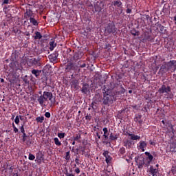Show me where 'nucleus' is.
Instances as JSON below:
<instances>
[{
    "label": "nucleus",
    "mask_w": 176,
    "mask_h": 176,
    "mask_svg": "<svg viewBox=\"0 0 176 176\" xmlns=\"http://www.w3.org/2000/svg\"><path fill=\"white\" fill-rule=\"evenodd\" d=\"M102 91L103 94V98H102L103 105L109 107L111 104H113V102L116 101V96L110 89H107V87H104V88L102 89Z\"/></svg>",
    "instance_id": "obj_1"
},
{
    "label": "nucleus",
    "mask_w": 176,
    "mask_h": 176,
    "mask_svg": "<svg viewBox=\"0 0 176 176\" xmlns=\"http://www.w3.org/2000/svg\"><path fill=\"white\" fill-rule=\"evenodd\" d=\"M158 93L161 96H164L166 100H173L174 98V93L171 91L170 86L162 85L158 89Z\"/></svg>",
    "instance_id": "obj_2"
},
{
    "label": "nucleus",
    "mask_w": 176,
    "mask_h": 176,
    "mask_svg": "<svg viewBox=\"0 0 176 176\" xmlns=\"http://www.w3.org/2000/svg\"><path fill=\"white\" fill-rule=\"evenodd\" d=\"M53 99V94L49 91H44L42 95L37 96V102H38L41 107H43L45 105V101H51Z\"/></svg>",
    "instance_id": "obj_3"
},
{
    "label": "nucleus",
    "mask_w": 176,
    "mask_h": 176,
    "mask_svg": "<svg viewBox=\"0 0 176 176\" xmlns=\"http://www.w3.org/2000/svg\"><path fill=\"white\" fill-rule=\"evenodd\" d=\"M116 26H115V23L113 22L109 23L104 26V34L106 35H109L111 34H115L116 32Z\"/></svg>",
    "instance_id": "obj_4"
},
{
    "label": "nucleus",
    "mask_w": 176,
    "mask_h": 176,
    "mask_svg": "<svg viewBox=\"0 0 176 176\" xmlns=\"http://www.w3.org/2000/svg\"><path fill=\"white\" fill-rule=\"evenodd\" d=\"M28 63L31 67H41V65L39 58H33L29 59Z\"/></svg>",
    "instance_id": "obj_5"
},
{
    "label": "nucleus",
    "mask_w": 176,
    "mask_h": 176,
    "mask_svg": "<svg viewBox=\"0 0 176 176\" xmlns=\"http://www.w3.org/2000/svg\"><path fill=\"white\" fill-rule=\"evenodd\" d=\"M135 162L137 163L138 168H142L145 164V158L141 157L138 158V157H135Z\"/></svg>",
    "instance_id": "obj_6"
},
{
    "label": "nucleus",
    "mask_w": 176,
    "mask_h": 176,
    "mask_svg": "<svg viewBox=\"0 0 176 176\" xmlns=\"http://www.w3.org/2000/svg\"><path fill=\"white\" fill-rule=\"evenodd\" d=\"M147 145L148 144H146V142L142 140L137 144V148L138 151L145 152V149L146 148Z\"/></svg>",
    "instance_id": "obj_7"
},
{
    "label": "nucleus",
    "mask_w": 176,
    "mask_h": 176,
    "mask_svg": "<svg viewBox=\"0 0 176 176\" xmlns=\"http://www.w3.org/2000/svg\"><path fill=\"white\" fill-rule=\"evenodd\" d=\"M169 71H176V60H172L166 63Z\"/></svg>",
    "instance_id": "obj_8"
},
{
    "label": "nucleus",
    "mask_w": 176,
    "mask_h": 176,
    "mask_svg": "<svg viewBox=\"0 0 176 176\" xmlns=\"http://www.w3.org/2000/svg\"><path fill=\"white\" fill-rule=\"evenodd\" d=\"M24 16L25 19H32V17H35V14H34V12L31 9L27 8Z\"/></svg>",
    "instance_id": "obj_9"
},
{
    "label": "nucleus",
    "mask_w": 176,
    "mask_h": 176,
    "mask_svg": "<svg viewBox=\"0 0 176 176\" xmlns=\"http://www.w3.org/2000/svg\"><path fill=\"white\" fill-rule=\"evenodd\" d=\"M170 71V69H168V66L166 65H162L160 69V71L158 74H161V75H163V74H166V72H168Z\"/></svg>",
    "instance_id": "obj_10"
},
{
    "label": "nucleus",
    "mask_w": 176,
    "mask_h": 176,
    "mask_svg": "<svg viewBox=\"0 0 176 176\" xmlns=\"http://www.w3.org/2000/svg\"><path fill=\"white\" fill-rule=\"evenodd\" d=\"M148 173L152 176H157V173H159V169L151 166L149 168Z\"/></svg>",
    "instance_id": "obj_11"
},
{
    "label": "nucleus",
    "mask_w": 176,
    "mask_h": 176,
    "mask_svg": "<svg viewBox=\"0 0 176 176\" xmlns=\"http://www.w3.org/2000/svg\"><path fill=\"white\" fill-rule=\"evenodd\" d=\"M126 135H129V137H131L130 138L131 140H132V141H137L138 140H141V136L138 135H135V134L126 132Z\"/></svg>",
    "instance_id": "obj_12"
},
{
    "label": "nucleus",
    "mask_w": 176,
    "mask_h": 176,
    "mask_svg": "<svg viewBox=\"0 0 176 176\" xmlns=\"http://www.w3.org/2000/svg\"><path fill=\"white\" fill-rule=\"evenodd\" d=\"M57 57H58V54L56 52L51 54L48 56V58L50 61V63H54L57 60Z\"/></svg>",
    "instance_id": "obj_13"
},
{
    "label": "nucleus",
    "mask_w": 176,
    "mask_h": 176,
    "mask_svg": "<svg viewBox=\"0 0 176 176\" xmlns=\"http://www.w3.org/2000/svg\"><path fill=\"white\" fill-rule=\"evenodd\" d=\"M144 155H146V156H147V157H146L147 164H151V163L152 162V160H153V155L148 151H146L144 153Z\"/></svg>",
    "instance_id": "obj_14"
},
{
    "label": "nucleus",
    "mask_w": 176,
    "mask_h": 176,
    "mask_svg": "<svg viewBox=\"0 0 176 176\" xmlns=\"http://www.w3.org/2000/svg\"><path fill=\"white\" fill-rule=\"evenodd\" d=\"M142 115H141V114H136L135 116V118H134V122L141 124L144 122L142 120Z\"/></svg>",
    "instance_id": "obj_15"
},
{
    "label": "nucleus",
    "mask_w": 176,
    "mask_h": 176,
    "mask_svg": "<svg viewBox=\"0 0 176 176\" xmlns=\"http://www.w3.org/2000/svg\"><path fill=\"white\" fill-rule=\"evenodd\" d=\"M81 91L83 94H87V93H89V85L87 83H84L82 85Z\"/></svg>",
    "instance_id": "obj_16"
},
{
    "label": "nucleus",
    "mask_w": 176,
    "mask_h": 176,
    "mask_svg": "<svg viewBox=\"0 0 176 176\" xmlns=\"http://www.w3.org/2000/svg\"><path fill=\"white\" fill-rule=\"evenodd\" d=\"M124 146H126L127 149L131 148V147L133 146V142L129 140L124 141Z\"/></svg>",
    "instance_id": "obj_17"
},
{
    "label": "nucleus",
    "mask_w": 176,
    "mask_h": 176,
    "mask_svg": "<svg viewBox=\"0 0 176 176\" xmlns=\"http://www.w3.org/2000/svg\"><path fill=\"white\" fill-rule=\"evenodd\" d=\"M30 23L32 24V25H34L35 27L38 26L39 23L36 19H35V16H33L32 18L30 19Z\"/></svg>",
    "instance_id": "obj_18"
},
{
    "label": "nucleus",
    "mask_w": 176,
    "mask_h": 176,
    "mask_svg": "<svg viewBox=\"0 0 176 176\" xmlns=\"http://www.w3.org/2000/svg\"><path fill=\"white\" fill-rule=\"evenodd\" d=\"M56 46H57V43L54 42V40L52 39L50 42V50H54V47H56Z\"/></svg>",
    "instance_id": "obj_19"
},
{
    "label": "nucleus",
    "mask_w": 176,
    "mask_h": 176,
    "mask_svg": "<svg viewBox=\"0 0 176 176\" xmlns=\"http://www.w3.org/2000/svg\"><path fill=\"white\" fill-rule=\"evenodd\" d=\"M70 85H71L72 87L76 89V87H78V86L79 85V82L78 81V80H73L70 82Z\"/></svg>",
    "instance_id": "obj_20"
},
{
    "label": "nucleus",
    "mask_w": 176,
    "mask_h": 176,
    "mask_svg": "<svg viewBox=\"0 0 176 176\" xmlns=\"http://www.w3.org/2000/svg\"><path fill=\"white\" fill-rule=\"evenodd\" d=\"M72 67H74V64L68 63L65 69V72H69L72 69Z\"/></svg>",
    "instance_id": "obj_21"
},
{
    "label": "nucleus",
    "mask_w": 176,
    "mask_h": 176,
    "mask_svg": "<svg viewBox=\"0 0 176 176\" xmlns=\"http://www.w3.org/2000/svg\"><path fill=\"white\" fill-rule=\"evenodd\" d=\"M102 130H103V133H104L103 137H104V138L106 140H108V135H109V133H108V128L104 127V128H103Z\"/></svg>",
    "instance_id": "obj_22"
},
{
    "label": "nucleus",
    "mask_w": 176,
    "mask_h": 176,
    "mask_svg": "<svg viewBox=\"0 0 176 176\" xmlns=\"http://www.w3.org/2000/svg\"><path fill=\"white\" fill-rule=\"evenodd\" d=\"M32 75H34V76H36V78H38V76H39V75H41V71L38 70V69H33V70H32Z\"/></svg>",
    "instance_id": "obj_23"
},
{
    "label": "nucleus",
    "mask_w": 176,
    "mask_h": 176,
    "mask_svg": "<svg viewBox=\"0 0 176 176\" xmlns=\"http://www.w3.org/2000/svg\"><path fill=\"white\" fill-rule=\"evenodd\" d=\"M118 134L113 135V133H111L109 135V138H110L111 141H115V140H118Z\"/></svg>",
    "instance_id": "obj_24"
},
{
    "label": "nucleus",
    "mask_w": 176,
    "mask_h": 176,
    "mask_svg": "<svg viewBox=\"0 0 176 176\" xmlns=\"http://www.w3.org/2000/svg\"><path fill=\"white\" fill-rule=\"evenodd\" d=\"M122 3L120 1H113V6H116L117 8H122Z\"/></svg>",
    "instance_id": "obj_25"
},
{
    "label": "nucleus",
    "mask_w": 176,
    "mask_h": 176,
    "mask_svg": "<svg viewBox=\"0 0 176 176\" xmlns=\"http://www.w3.org/2000/svg\"><path fill=\"white\" fill-rule=\"evenodd\" d=\"M54 144L56 146H61V142L58 140V138H54Z\"/></svg>",
    "instance_id": "obj_26"
},
{
    "label": "nucleus",
    "mask_w": 176,
    "mask_h": 176,
    "mask_svg": "<svg viewBox=\"0 0 176 176\" xmlns=\"http://www.w3.org/2000/svg\"><path fill=\"white\" fill-rule=\"evenodd\" d=\"M20 120H23V118H21V116H16L15 117V120H14V123L16 124H19L20 123Z\"/></svg>",
    "instance_id": "obj_27"
},
{
    "label": "nucleus",
    "mask_w": 176,
    "mask_h": 176,
    "mask_svg": "<svg viewBox=\"0 0 176 176\" xmlns=\"http://www.w3.org/2000/svg\"><path fill=\"white\" fill-rule=\"evenodd\" d=\"M170 152H176V142L170 144Z\"/></svg>",
    "instance_id": "obj_28"
},
{
    "label": "nucleus",
    "mask_w": 176,
    "mask_h": 176,
    "mask_svg": "<svg viewBox=\"0 0 176 176\" xmlns=\"http://www.w3.org/2000/svg\"><path fill=\"white\" fill-rule=\"evenodd\" d=\"M34 39H42V34H41V32H35V36H34Z\"/></svg>",
    "instance_id": "obj_29"
},
{
    "label": "nucleus",
    "mask_w": 176,
    "mask_h": 176,
    "mask_svg": "<svg viewBox=\"0 0 176 176\" xmlns=\"http://www.w3.org/2000/svg\"><path fill=\"white\" fill-rule=\"evenodd\" d=\"M36 122L37 123H43V120H45V117L41 116V117H37L36 118Z\"/></svg>",
    "instance_id": "obj_30"
},
{
    "label": "nucleus",
    "mask_w": 176,
    "mask_h": 176,
    "mask_svg": "<svg viewBox=\"0 0 176 176\" xmlns=\"http://www.w3.org/2000/svg\"><path fill=\"white\" fill-rule=\"evenodd\" d=\"M80 133H78L76 135V136L74 137V141H77V142H80Z\"/></svg>",
    "instance_id": "obj_31"
},
{
    "label": "nucleus",
    "mask_w": 176,
    "mask_h": 176,
    "mask_svg": "<svg viewBox=\"0 0 176 176\" xmlns=\"http://www.w3.org/2000/svg\"><path fill=\"white\" fill-rule=\"evenodd\" d=\"M159 28H160L161 34H165L166 33V27H164L162 25H160Z\"/></svg>",
    "instance_id": "obj_32"
},
{
    "label": "nucleus",
    "mask_w": 176,
    "mask_h": 176,
    "mask_svg": "<svg viewBox=\"0 0 176 176\" xmlns=\"http://www.w3.org/2000/svg\"><path fill=\"white\" fill-rule=\"evenodd\" d=\"M118 153L120 155H124L126 153V148L124 147H121L119 149Z\"/></svg>",
    "instance_id": "obj_33"
},
{
    "label": "nucleus",
    "mask_w": 176,
    "mask_h": 176,
    "mask_svg": "<svg viewBox=\"0 0 176 176\" xmlns=\"http://www.w3.org/2000/svg\"><path fill=\"white\" fill-rule=\"evenodd\" d=\"M170 173H172V174H173V175H175V174H176V165H173L172 166Z\"/></svg>",
    "instance_id": "obj_34"
},
{
    "label": "nucleus",
    "mask_w": 176,
    "mask_h": 176,
    "mask_svg": "<svg viewBox=\"0 0 176 176\" xmlns=\"http://www.w3.org/2000/svg\"><path fill=\"white\" fill-rule=\"evenodd\" d=\"M58 137L60 138V140H63L65 137V133H58Z\"/></svg>",
    "instance_id": "obj_35"
},
{
    "label": "nucleus",
    "mask_w": 176,
    "mask_h": 176,
    "mask_svg": "<svg viewBox=\"0 0 176 176\" xmlns=\"http://www.w3.org/2000/svg\"><path fill=\"white\" fill-rule=\"evenodd\" d=\"M16 63H17L16 60H12V62H11L10 64H9V67L10 68H14V67H16Z\"/></svg>",
    "instance_id": "obj_36"
},
{
    "label": "nucleus",
    "mask_w": 176,
    "mask_h": 176,
    "mask_svg": "<svg viewBox=\"0 0 176 176\" xmlns=\"http://www.w3.org/2000/svg\"><path fill=\"white\" fill-rule=\"evenodd\" d=\"M19 130L21 131V133H22V134L25 133V129H24V124H21V126L19 127Z\"/></svg>",
    "instance_id": "obj_37"
},
{
    "label": "nucleus",
    "mask_w": 176,
    "mask_h": 176,
    "mask_svg": "<svg viewBox=\"0 0 176 176\" xmlns=\"http://www.w3.org/2000/svg\"><path fill=\"white\" fill-rule=\"evenodd\" d=\"M28 159H29V160H35V155H34V154H31V153H30Z\"/></svg>",
    "instance_id": "obj_38"
},
{
    "label": "nucleus",
    "mask_w": 176,
    "mask_h": 176,
    "mask_svg": "<svg viewBox=\"0 0 176 176\" xmlns=\"http://www.w3.org/2000/svg\"><path fill=\"white\" fill-rule=\"evenodd\" d=\"M111 160H112V157H111V156L107 155V157H105V162L106 163H109L111 162Z\"/></svg>",
    "instance_id": "obj_39"
},
{
    "label": "nucleus",
    "mask_w": 176,
    "mask_h": 176,
    "mask_svg": "<svg viewBox=\"0 0 176 176\" xmlns=\"http://www.w3.org/2000/svg\"><path fill=\"white\" fill-rule=\"evenodd\" d=\"M131 35H133V36H138V35H140V32L138 31H131Z\"/></svg>",
    "instance_id": "obj_40"
},
{
    "label": "nucleus",
    "mask_w": 176,
    "mask_h": 176,
    "mask_svg": "<svg viewBox=\"0 0 176 176\" xmlns=\"http://www.w3.org/2000/svg\"><path fill=\"white\" fill-rule=\"evenodd\" d=\"M65 159L67 160H69V159H71V155H69V151L66 152Z\"/></svg>",
    "instance_id": "obj_41"
},
{
    "label": "nucleus",
    "mask_w": 176,
    "mask_h": 176,
    "mask_svg": "<svg viewBox=\"0 0 176 176\" xmlns=\"http://www.w3.org/2000/svg\"><path fill=\"white\" fill-rule=\"evenodd\" d=\"M12 128L14 129V133H19V129H17V127H16V125H14V123H12Z\"/></svg>",
    "instance_id": "obj_42"
},
{
    "label": "nucleus",
    "mask_w": 176,
    "mask_h": 176,
    "mask_svg": "<svg viewBox=\"0 0 176 176\" xmlns=\"http://www.w3.org/2000/svg\"><path fill=\"white\" fill-rule=\"evenodd\" d=\"M45 118H50L51 114H50V112H46V113H45Z\"/></svg>",
    "instance_id": "obj_43"
},
{
    "label": "nucleus",
    "mask_w": 176,
    "mask_h": 176,
    "mask_svg": "<svg viewBox=\"0 0 176 176\" xmlns=\"http://www.w3.org/2000/svg\"><path fill=\"white\" fill-rule=\"evenodd\" d=\"M85 119H86V120H91V117L89 115H87L85 116Z\"/></svg>",
    "instance_id": "obj_44"
},
{
    "label": "nucleus",
    "mask_w": 176,
    "mask_h": 176,
    "mask_svg": "<svg viewBox=\"0 0 176 176\" xmlns=\"http://www.w3.org/2000/svg\"><path fill=\"white\" fill-rule=\"evenodd\" d=\"M75 173H76V174H79V173H80V169H79V168H76L74 170Z\"/></svg>",
    "instance_id": "obj_45"
},
{
    "label": "nucleus",
    "mask_w": 176,
    "mask_h": 176,
    "mask_svg": "<svg viewBox=\"0 0 176 176\" xmlns=\"http://www.w3.org/2000/svg\"><path fill=\"white\" fill-rule=\"evenodd\" d=\"M25 138H27V134L25 133H23V141H25Z\"/></svg>",
    "instance_id": "obj_46"
},
{
    "label": "nucleus",
    "mask_w": 176,
    "mask_h": 176,
    "mask_svg": "<svg viewBox=\"0 0 176 176\" xmlns=\"http://www.w3.org/2000/svg\"><path fill=\"white\" fill-rule=\"evenodd\" d=\"M90 107H92V109H96V105L94 104V102L91 103Z\"/></svg>",
    "instance_id": "obj_47"
},
{
    "label": "nucleus",
    "mask_w": 176,
    "mask_h": 176,
    "mask_svg": "<svg viewBox=\"0 0 176 176\" xmlns=\"http://www.w3.org/2000/svg\"><path fill=\"white\" fill-rule=\"evenodd\" d=\"M108 153H109L108 151H104L103 153V156H104V157H107V156H109Z\"/></svg>",
    "instance_id": "obj_48"
},
{
    "label": "nucleus",
    "mask_w": 176,
    "mask_h": 176,
    "mask_svg": "<svg viewBox=\"0 0 176 176\" xmlns=\"http://www.w3.org/2000/svg\"><path fill=\"white\" fill-rule=\"evenodd\" d=\"M110 85H111L110 89H114L115 88V83L111 82Z\"/></svg>",
    "instance_id": "obj_49"
},
{
    "label": "nucleus",
    "mask_w": 176,
    "mask_h": 176,
    "mask_svg": "<svg viewBox=\"0 0 176 176\" xmlns=\"http://www.w3.org/2000/svg\"><path fill=\"white\" fill-rule=\"evenodd\" d=\"M131 12H132L131 9H130V8L126 9V13H128V14L131 13Z\"/></svg>",
    "instance_id": "obj_50"
},
{
    "label": "nucleus",
    "mask_w": 176,
    "mask_h": 176,
    "mask_svg": "<svg viewBox=\"0 0 176 176\" xmlns=\"http://www.w3.org/2000/svg\"><path fill=\"white\" fill-rule=\"evenodd\" d=\"M75 162H76V164H79V158H78V157H76V158L75 159Z\"/></svg>",
    "instance_id": "obj_51"
},
{
    "label": "nucleus",
    "mask_w": 176,
    "mask_h": 176,
    "mask_svg": "<svg viewBox=\"0 0 176 176\" xmlns=\"http://www.w3.org/2000/svg\"><path fill=\"white\" fill-rule=\"evenodd\" d=\"M152 155H153V157H156V156H157V154L156 153V152H153Z\"/></svg>",
    "instance_id": "obj_52"
},
{
    "label": "nucleus",
    "mask_w": 176,
    "mask_h": 176,
    "mask_svg": "<svg viewBox=\"0 0 176 176\" xmlns=\"http://www.w3.org/2000/svg\"><path fill=\"white\" fill-rule=\"evenodd\" d=\"M3 3L8 5V3H9V0H4Z\"/></svg>",
    "instance_id": "obj_53"
},
{
    "label": "nucleus",
    "mask_w": 176,
    "mask_h": 176,
    "mask_svg": "<svg viewBox=\"0 0 176 176\" xmlns=\"http://www.w3.org/2000/svg\"><path fill=\"white\" fill-rule=\"evenodd\" d=\"M80 68L86 67V63H83L82 65H80Z\"/></svg>",
    "instance_id": "obj_54"
},
{
    "label": "nucleus",
    "mask_w": 176,
    "mask_h": 176,
    "mask_svg": "<svg viewBox=\"0 0 176 176\" xmlns=\"http://www.w3.org/2000/svg\"><path fill=\"white\" fill-rule=\"evenodd\" d=\"M96 136L98 137V140L101 139V135H100V134L98 132L96 133Z\"/></svg>",
    "instance_id": "obj_55"
},
{
    "label": "nucleus",
    "mask_w": 176,
    "mask_h": 176,
    "mask_svg": "<svg viewBox=\"0 0 176 176\" xmlns=\"http://www.w3.org/2000/svg\"><path fill=\"white\" fill-rule=\"evenodd\" d=\"M66 176H75L72 173H66Z\"/></svg>",
    "instance_id": "obj_56"
},
{
    "label": "nucleus",
    "mask_w": 176,
    "mask_h": 176,
    "mask_svg": "<svg viewBox=\"0 0 176 176\" xmlns=\"http://www.w3.org/2000/svg\"><path fill=\"white\" fill-rule=\"evenodd\" d=\"M124 91H126V89H124V88L122 87L121 93H122V94H124Z\"/></svg>",
    "instance_id": "obj_57"
},
{
    "label": "nucleus",
    "mask_w": 176,
    "mask_h": 176,
    "mask_svg": "<svg viewBox=\"0 0 176 176\" xmlns=\"http://www.w3.org/2000/svg\"><path fill=\"white\" fill-rule=\"evenodd\" d=\"M170 129H171L172 133H174V128H173V126L171 124H170Z\"/></svg>",
    "instance_id": "obj_58"
},
{
    "label": "nucleus",
    "mask_w": 176,
    "mask_h": 176,
    "mask_svg": "<svg viewBox=\"0 0 176 176\" xmlns=\"http://www.w3.org/2000/svg\"><path fill=\"white\" fill-rule=\"evenodd\" d=\"M94 130H98V125L95 126Z\"/></svg>",
    "instance_id": "obj_59"
},
{
    "label": "nucleus",
    "mask_w": 176,
    "mask_h": 176,
    "mask_svg": "<svg viewBox=\"0 0 176 176\" xmlns=\"http://www.w3.org/2000/svg\"><path fill=\"white\" fill-rule=\"evenodd\" d=\"M5 82V80L3 78H0V82L3 83Z\"/></svg>",
    "instance_id": "obj_60"
},
{
    "label": "nucleus",
    "mask_w": 176,
    "mask_h": 176,
    "mask_svg": "<svg viewBox=\"0 0 176 176\" xmlns=\"http://www.w3.org/2000/svg\"><path fill=\"white\" fill-rule=\"evenodd\" d=\"M149 142L151 145H154L155 144L152 140H150Z\"/></svg>",
    "instance_id": "obj_61"
},
{
    "label": "nucleus",
    "mask_w": 176,
    "mask_h": 176,
    "mask_svg": "<svg viewBox=\"0 0 176 176\" xmlns=\"http://www.w3.org/2000/svg\"><path fill=\"white\" fill-rule=\"evenodd\" d=\"M173 20H174V21H175V24H176V15L174 16Z\"/></svg>",
    "instance_id": "obj_62"
},
{
    "label": "nucleus",
    "mask_w": 176,
    "mask_h": 176,
    "mask_svg": "<svg viewBox=\"0 0 176 176\" xmlns=\"http://www.w3.org/2000/svg\"><path fill=\"white\" fill-rule=\"evenodd\" d=\"M13 176H19L17 173H14Z\"/></svg>",
    "instance_id": "obj_63"
},
{
    "label": "nucleus",
    "mask_w": 176,
    "mask_h": 176,
    "mask_svg": "<svg viewBox=\"0 0 176 176\" xmlns=\"http://www.w3.org/2000/svg\"><path fill=\"white\" fill-rule=\"evenodd\" d=\"M24 82L27 84L28 83V81L27 80H24Z\"/></svg>",
    "instance_id": "obj_64"
}]
</instances>
